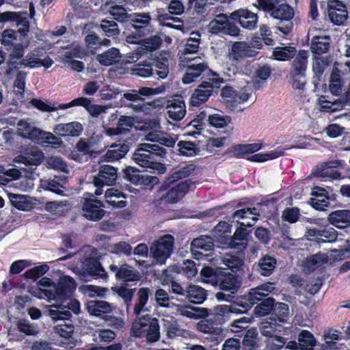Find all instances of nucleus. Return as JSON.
Returning <instances> with one entry per match:
<instances>
[{
  "mask_svg": "<svg viewBox=\"0 0 350 350\" xmlns=\"http://www.w3.org/2000/svg\"><path fill=\"white\" fill-rule=\"evenodd\" d=\"M145 139L153 144H141L133 154V160L137 165L150 169L153 172L164 173L165 167L161 159L166 156L167 150L163 146L174 147L178 139L176 136L154 129L146 134Z\"/></svg>",
  "mask_w": 350,
  "mask_h": 350,
  "instance_id": "nucleus-1",
  "label": "nucleus"
},
{
  "mask_svg": "<svg viewBox=\"0 0 350 350\" xmlns=\"http://www.w3.org/2000/svg\"><path fill=\"white\" fill-rule=\"evenodd\" d=\"M76 288L75 280L68 275L60 276L59 282L53 287V291L44 290V293L49 299L60 301L59 305H51L48 310L49 315L54 321L69 320L71 311L76 314L81 312V305L78 300L70 299Z\"/></svg>",
  "mask_w": 350,
  "mask_h": 350,
  "instance_id": "nucleus-2",
  "label": "nucleus"
},
{
  "mask_svg": "<svg viewBox=\"0 0 350 350\" xmlns=\"http://www.w3.org/2000/svg\"><path fill=\"white\" fill-rule=\"evenodd\" d=\"M151 291L148 288H140L137 292L135 304L133 308L134 314L139 319L133 323L132 327L133 335L138 338H146L148 342L152 343L157 341L160 337L159 325L158 320L150 318L148 314L139 315L142 312L146 311V305L148 301Z\"/></svg>",
  "mask_w": 350,
  "mask_h": 350,
  "instance_id": "nucleus-3",
  "label": "nucleus"
},
{
  "mask_svg": "<svg viewBox=\"0 0 350 350\" xmlns=\"http://www.w3.org/2000/svg\"><path fill=\"white\" fill-rule=\"evenodd\" d=\"M275 290V284L273 282H267L252 288L241 300L240 305L243 308L244 312L261 301L254 308L255 314L258 316H265L269 314L273 309L275 300L272 297H265L272 293Z\"/></svg>",
  "mask_w": 350,
  "mask_h": 350,
  "instance_id": "nucleus-4",
  "label": "nucleus"
},
{
  "mask_svg": "<svg viewBox=\"0 0 350 350\" xmlns=\"http://www.w3.org/2000/svg\"><path fill=\"white\" fill-rule=\"evenodd\" d=\"M77 255L81 257L80 267H77V269L95 279L107 280V273L97 258L94 256L92 248H85Z\"/></svg>",
  "mask_w": 350,
  "mask_h": 350,
  "instance_id": "nucleus-5",
  "label": "nucleus"
},
{
  "mask_svg": "<svg viewBox=\"0 0 350 350\" xmlns=\"http://www.w3.org/2000/svg\"><path fill=\"white\" fill-rule=\"evenodd\" d=\"M288 314V305L284 303H279L277 308L274 309V313L271 314L270 321H266L262 323L261 334L269 338L276 334L277 332H280L282 325L278 323L277 321L280 323H284L286 321Z\"/></svg>",
  "mask_w": 350,
  "mask_h": 350,
  "instance_id": "nucleus-6",
  "label": "nucleus"
},
{
  "mask_svg": "<svg viewBox=\"0 0 350 350\" xmlns=\"http://www.w3.org/2000/svg\"><path fill=\"white\" fill-rule=\"evenodd\" d=\"M165 86L161 85L155 88L144 87L138 90H132L124 94V98L128 100L139 101L137 104L132 105V107L137 111L148 113L149 107L151 106L150 103H145L141 96H150L161 94L164 92Z\"/></svg>",
  "mask_w": 350,
  "mask_h": 350,
  "instance_id": "nucleus-7",
  "label": "nucleus"
},
{
  "mask_svg": "<svg viewBox=\"0 0 350 350\" xmlns=\"http://www.w3.org/2000/svg\"><path fill=\"white\" fill-rule=\"evenodd\" d=\"M174 241L172 235L165 234L152 243L150 252L157 263L159 265L165 263L166 260L173 252Z\"/></svg>",
  "mask_w": 350,
  "mask_h": 350,
  "instance_id": "nucleus-8",
  "label": "nucleus"
},
{
  "mask_svg": "<svg viewBox=\"0 0 350 350\" xmlns=\"http://www.w3.org/2000/svg\"><path fill=\"white\" fill-rule=\"evenodd\" d=\"M271 17L278 20L280 26H278L279 31L284 34L289 33L293 28L292 19L294 16V10L288 4L280 3L277 4L273 10L269 13Z\"/></svg>",
  "mask_w": 350,
  "mask_h": 350,
  "instance_id": "nucleus-9",
  "label": "nucleus"
},
{
  "mask_svg": "<svg viewBox=\"0 0 350 350\" xmlns=\"http://www.w3.org/2000/svg\"><path fill=\"white\" fill-rule=\"evenodd\" d=\"M118 177L117 169L110 165H103L100 167L99 172L93 179L94 185L96 187L94 195L98 196L103 192L102 187L113 184Z\"/></svg>",
  "mask_w": 350,
  "mask_h": 350,
  "instance_id": "nucleus-10",
  "label": "nucleus"
},
{
  "mask_svg": "<svg viewBox=\"0 0 350 350\" xmlns=\"http://www.w3.org/2000/svg\"><path fill=\"white\" fill-rule=\"evenodd\" d=\"M208 31L214 34L239 35V29L230 24L226 14H220L211 21L208 25Z\"/></svg>",
  "mask_w": 350,
  "mask_h": 350,
  "instance_id": "nucleus-11",
  "label": "nucleus"
},
{
  "mask_svg": "<svg viewBox=\"0 0 350 350\" xmlns=\"http://www.w3.org/2000/svg\"><path fill=\"white\" fill-rule=\"evenodd\" d=\"M31 103L39 110L50 112L55 111L58 109L64 110L75 106H88L90 103V100L87 98L79 97L68 103L59 104L57 106H51L40 100L34 98L31 100Z\"/></svg>",
  "mask_w": 350,
  "mask_h": 350,
  "instance_id": "nucleus-12",
  "label": "nucleus"
},
{
  "mask_svg": "<svg viewBox=\"0 0 350 350\" xmlns=\"http://www.w3.org/2000/svg\"><path fill=\"white\" fill-rule=\"evenodd\" d=\"M44 153L36 146H31L25 150L21 155L17 156L14 161L23 163L26 166L36 167L44 160Z\"/></svg>",
  "mask_w": 350,
  "mask_h": 350,
  "instance_id": "nucleus-13",
  "label": "nucleus"
},
{
  "mask_svg": "<svg viewBox=\"0 0 350 350\" xmlns=\"http://www.w3.org/2000/svg\"><path fill=\"white\" fill-rule=\"evenodd\" d=\"M82 211L86 219L94 221L101 219L105 213L102 202L94 198L85 200L82 206Z\"/></svg>",
  "mask_w": 350,
  "mask_h": 350,
  "instance_id": "nucleus-14",
  "label": "nucleus"
},
{
  "mask_svg": "<svg viewBox=\"0 0 350 350\" xmlns=\"http://www.w3.org/2000/svg\"><path fill=\"white\" fill-rule=\"evenodd\" d=\"M189 62L190 64L187 66L186 72L182 78L184 84H190L196 81L208 68L207 64L199 57H195Z\"/></svg>",
  "mask_w": 350,
  "mask_h": 350,
  "instance_id": "nucleus-15",
  "label": "nucleus"
},
{
  "mask_svg": "<svg viewBox=\"0 0 350 350\" xmlns=\"http://www.w3.org/2000/svg\"><path fill=\"white\" fill-rule=\"evenodd\" d=\"M230 17L232 21L238 22L242 27L250 30L254 29L258 22L257 14L247 9L235 10L230 14Z\"/></svg>",
  "mask_w": 350,
  "mask_h": 350,
  "instance_id": "nucleus-16",
  "label": "nucleus"
},
{
  "mask_svg": "<svg viewBox=\"0 0 350 350\" xmlns=\"http://www.w3.org/2000/svg\"><path fill=\"white\" fill-rule=\"evenodd\" d=\"M328 16L332 23L341 25L347 19L348 12L342 3L337 0H331L328 3Z\"/></svg>",
  "mask_w": 350,
  "mask_h": 350,
  "instance_id": "nucleus-17",
  "label": "nucleus"
},
{
  "mask_svg": "<svg viewBox=\"0 0 350 350\" xmlns=\"http://www.w3.org/2000/svg\"><path fill=\"white\" fill-rule=\"evenodd\" d=\"M186 41L184 48L178 52L180 61L182 62H191L195 57L191 55L198 51L200 41V34L192 32Z\"/></svg>",
  "mask_w": 350,
  "mask_h": 350,
  "instance_id": "nucleus-18",
  "label": "nucleus"
},
{
  "mask_svg": "<svg viewBox=\"0 0 350 350\" xmlns=\"http://www.w3.org/2000/svg\"><path fill=\"white\" fill-rule=\"evenodd\" d=\"M176 315H181L191 319H198L208 317L211 310L206 308L192 307L188 305L172 304Z\"/></svg>",
  "mask_w": 350,
  "mask_h": 350,
  "instance_id": "nucleus-19",
  "label": "nucleus"
},
{
  "mask_svg": "<svg viewBox=\"0 0 350 350\" xmlns=\"http://www.w3.org/2000/svg\"><path fill=\"white\" fill-rule=\"evenodd\" d=\"M213 85L211 83L203 81L193 91L190 98V104L192 106H199L206 103L213 93Z\"/></svg>",
  "mask_w": 350,
  "mask_h": 350,
  "instance_id": "nucleus-20",
  "label": "nucleus"
},
{
  "mask_svg": "<svg viewBox=\"0 0 350 350\" xmlns=\"http://www.w3.org/2000/svg\"><path fill=\"white\" fill-rule=\"evenodd\" d=\"M83 131L82 124L77 121L55 125L53 132L62 137H78Z\"/></svg>",
  "mask_w": 350,
  "mask_h": 350,
  "instance_id": "nucleus-21",
  "label": "nucleus"
},
{
  "mask_svg": "<svg viewBox=\"0 0 350 350\" xmlns=\"http://www.w3.org/2000/svg\"><path fill=\"white\" fill-rule=\"evenodd\" d=\"M260 214L255 207L242 208L236 211L232 214L233 220L239 223V219H249L247 221L241 222V226L251 227L257 221Z\"/></svg>",
  "mask_w": 350,
  "mask_h": 350,
  "instance_id": "nucleus-22",
  "label": "nucleus"
},
{
  "mask_svg": "<svg viewBox=\"0 0 350 350\" xmlns=\"http://www.w3.org/2000/svg\"><path fill=\"white\" fill-rule=\"evenodd\" d=\"M306 236L314 237V239L318 243L334 242L337 237L336 231L332 227L323 229L308 228Z\"/></svg>",
  "mask_w": 350,
  "mask_h": 350,
  "instance_id": "nucleus-23",
  "label": "nucleus"
},
{
  "mask_svg": "<svg viewBox=\"0 0 350 350\" xmlns=\"http://www.w3.org/2000/svg\"><path fill=\"white\" fill-rule=\"evenodd\" d=\"M90 314L105 319L112 312L111 305L106 301H90L87 304Z\"/></svg>",
  "mask_w": 350,
  "mask_h": 350,
  "instance_id": "nucleus-24",
  "label": "nucleus"
},
{
  "mask_svg": "<svg viewBox=\"0 0 350 350\" xmlns=\"http://www.w3.org/2000/svg\"><path fill=\"white\" fill-rule=\"evenodd\" d=\"M129 146L124 142L118 141L109 147L107 152L102 156L101 159L104 161L112 162L122 158L129 151Z\"/></svg>",
  "mask_w": 350,
  "mask_h": 350,
  "instance_id": "nucleus-25",
  "label": "nucleus"
},
{
  "mask_svg": "<svg viewBox=\"0 0 350 350\" xmlns=\"http://www.w3.org/2000/svg\"><path fill=\"white\" fill-rule=\"evenodd\" d=\"M27 46V44L23 45L21 43L14 46L12 51L9 55V59L7 62L8 73L16 69L19 66H23L24 50Z\"/></svg>",
  "mask_w": 350,
  "mask_h": 350,
  "instance_id": "nucleus-26",
  "label": "nucleus"
},
{
  "mask_svg": "<svg viewBox=\"0 0 350 350\" xmlns=\"http://www.w3.org/2000/svg\"><path fill=\"white\" fill-rule=\"evenodd\" d=\"M311 206L317 210L322 211L329 204V198L327 191L321 187H315L311 193Z\"/></svg>",
  "mask_w": 350,
  "mask_h": 350,
  "instance_id": "nucleus-27",
  "label": "nucleus"
},
{
  "mask_svg": "<svg viewBox=\"0 0 350 350\" xmlns=\"http://www.w3.org/2000/svg\"><path fill=\"white\" fill-rule=\"evenodd\" d=\"M191 182L186 180L171 188L165 194V200L170 203H175L182 199L188 192Z\"/></svg>",
  "mask_w": 350,
  "mask_h": 350,
  "instance_id": "nucleus-28",
  "label": "nucleus"
},
{
  "mask_svg": "<svg viewBox=\"0 0 350 350\" xmlns=\"http://www.w3.org/2000/svg\"><path fill=\"white\" fill-rule=\"evenodd\" d=\"M214 246L212 237L202 235L194 239L191 244V250L195 255H202L203 252L211 251Z\"/></svg>",
  "mask_w": 350,
  "mask_h": 350,
  "instance_id": "nucleus-29",
  "label": "nucleus"
},
{
  "mask_svg": "<svg viewBox=\"0 0 350 350\" xmlns=\"http://www.w3.org/2000/svg\"><path fill=\"white\" fill-rule=\"evenodd\" d=\"M186 113L185 104L182 98L170 101L167 106L168 118L174 121L182 120Z\"/></svg>",
  "mask_w": 350,
  "mask_h": 350,
  "instance_id": "nucleus-30",
  "label": "nucleus"
},
{
  "mask_svg": "<svg viewBox=\"0 0 350 350\" xmlns=\"http://www.w3.org/2000/svg\"><path fill=\"white\" fill-rule=\"evenodd\" d=\"M330 224L338 228H345L350 226V211L337 210L332 212L328 216Z\"/></svg>",
  "mask_w": 350,
  "mask_h": 350,
  "instance_id": "nucleus-31",
  "label": "nucleus"
},
{
  "mask_svg": "<svg viewBox=\"0 0 350 350\" xmlns=\"http://www.w3.org/2000/svg\"><path fill=\"white\" fill-rule=\"evenodd\" d=\"M325 254L317 253L306 258L303 262V269L306 273H310L321 267L327 262Z\"/></svg>",
  "mask_w": 350,
  "mask_h": 350,
  "instance_id": "nucleus-32",
  "label": "nucleus"
},
{
  "mask_svg": "<svg viewBox=\"0 0 350 350\" xmlns=\"http://www.w3.org/2000/svg\"><path fill=\"white\" fill-rule=\"evenodd\" d=\"M105 198L107 203L118 208L126 206L125 195L120 190L114 188L107 189L105 192Z\"/></svg>",
  "mask_w": 350,
  "mask_h": 350,
  "instance_id": "nucleus-33",
  "label": "nucleus"
},
{
  "mask_svg": "<svg viewBox=\"0 0 350 350\" xmlns=\"http://www.w3.org/2000/svg\"><path fill=\"white\" fill-rule=\"evenodd\" d=\"M53 61L49 57H45L43 59H41L37 55L30 53L24 58L23 66L31 68H36L41 66L49 68L53 65Z\"/></svg>",
  "mask_w": 350,
  "mask_h": 350,
  "instance_id": "nucleus-34",
  "label": "nucleus"
},
{
  "mask_svg": "<svg viewBox=\"0 0 350 350\" xmlns=\"http://www.w3.org/2000/svg\"><path fill=\"white\" fill-rule=\"evenodd\" d=\"M129 19L131 27L141 31L142 29L150 25L152 18L149 13L135 12L129 14Z\"/></svg>",
  "mask_w": 350,
  "mask_h": 350,
  "instance_id": "nucleus-35",
  "label": "nucleus"
},
{
  "mask_svg": "<svg viewBox=\"0 0 350 350\" xmlns=\"http://www.w3.org/2000/svg\"><path fill=\"white\" fill-rule=\"evenodd\" d=\"M307 52L301 51L298 53L292 63L289 75H306L307 68Z\"/></svg>",
  "mask_w": 350,
  "mask_h": 350,
  "instance_id": "nucleus-36",
  "label": "nucleus"
},
{
  "mask_svg": "<svg viewBox=\"0 0 350 350\" xmlns=\"http://www.w3.org/2000/svg\"><path fill=\"white\" fill-rule=\"evenodd\" d=\"M329 36H314L310 44L311 51L317 55L326 53L330 46Z\"/></svg>",
  "mask_w": 350,
  "mask_h": 350,
  "instance_id": "nucleus-37",
  "label": "nucleus"
},
{
  "mask_svg": "<svg viewBox=\"0 0 350 350\" xmlns=\"http://www.w3.org/2000/svg\"><path fill=\"white\" fill-rule=\"evenodd\" d=\"M185 297L190 302L202 304L206 297V291L198 285H188Z\"/></svg>",
  "mask_w": 350,
  "mask_h": 350,
  "instance_id": "nucleus-38",
  "label": "nucleus"
},
{
  "mask_svg": "<svg viewBox=\"0 0 350 350\" xmlns=\"http://www.w3.org/2000/svg\"><path fill=\"white\" fill-rule=\"evenodd\" d=\"M241 301L237 304H233V305H226V304H221L217 305L214 307V308L212 310V314L215 317H224L226 315L231 314V313H235V314H241L244 312V310L241 309L239 308V306H241Z\"/></svg>",
  "mask_w": 350,
  "mask_h": 350,
  "instance_id": "nucleus-39",
  "label": "nucleus"
},
{
  "mask_svg": "<svg viewBox=\"0 0 350 350\" xmlns=\"http://www.w3.org/2000/svg\"><path fill=\"white\" fill-rule=\"evenodd\" d=\"M222 264L232 271H237L243 263V260L241 257L237 255L225 253L219 257Z\"/></svg>",
  "mask_w": 350,
  "mask_h": 350,
  "instance_id": "nucleus-40",
  "label": "nucleus"
},
{
  "mask_svg": "<svg viewBox=\"0 0 350 350\" xmlns=\"http://www.w3.org/2000/svg\"><path fill=\"white\" fill-rule=\"evenodd\" d=\"M120 58V53L116 48L112 47L107 51L98 55L97 60L104 66H110L119 61Z\"/></svg>",
  "mask_w": 350,
  "mask_h": 350,
  "instance_id": "nucleus-41",
  "label": "nucleus"
},
{
  "mask_svg": "<svg viewBox=\"0 0 350 350\" xmlns=\"http://www.w3.org/2000/svg\"><path fill=\"white\" fill-rule=\"evenodd\" d=\"M248 233L245 229L239 228L234 232L231 241L230 246L234 249L242 250L246 247Z\"/></svg>",
  "mask_w": 350,
  "mask_h": 350,
  "instance_id": "nucleus-42",
  "label": "nucleus"
},
{
  "mask_svg": "<svg viewBox=\"0 0 350 350\" xmlns=\"http://www.w3.org/2000/svg\"><path fill=\"white\" fill-rule=\"evenodd\" d=\"M313 334L308 330H302L298 336V345L300 350H312L316 345Z\"/></svg>",
  "mask_w": 350,
  "mask_h": 350,
  "instance_id": "nucleus-43",
  "label": "nucleus"
},
{
  "mask_svg": "<svg viewBox=\"0 0 350 350\" xmlns=\"http://www.w3.org/2000/svg\"><path fill=\"white\" fill-rule=\"evenodd\" d=\"M219 288L231 294H234L239 288V284L236 278L232 275L224 276L219 282Z\"/></svg>",
  "mask_w": 350,
  "mask_h": 350,
  "instance_id": "nucleus-44",
  "label": "nucleus"
},
{
  "mask_svg": "<svg viewBox=\"0 0 350 350\" xmlns=\"http://www.w3.org/2000/svg\"><path fill=\"white\" fill-rule=\"evenodd\" d=\"M276 265V260L274 257L265 255L262 257L258 262V266L260 267V273L264 276L270 275Z\"/></svg>",
  "mask_w": 350,
  "mask_h": 350,
  "instance_id": "nucleus-45",
  "label": "nucleus"
},
{
  "mask_svg": "<svg viewBox=\"0 0 350 350\" xmlns=\"http://www.w3.org/2000/svg\"><path fill=\"white\" fill-rule=\"evenodd\" d=\"M117 278L128 282L137 281L139 278V273L132 267L124 264L120 267Z\"/></svg>",
  "mask_w": 350,
  "mask_h": 350,
  "instance_id": "nucleus-46",
  "label": "nucleus"
},
{
  "mask_svg": "<svg viewBox=\"0 0 350 350\" xmlns=\"http://www.w3.org/2000/svg\"><path fill=\"white\" fill-rule=\"evenodd\" d=\"M296 53V49L293 46H278L274 49L272 56L278 61H287L292 59Z\"/></svg>",
  "mask_w": 350,
  "mask_h": 350,
  "instance_id": "nucleus-47",
  "label": "nucleus"
},
{
  "mask_svg": "<svg viewBox=\"0 0 350 350\" xmlns=\"http://www.w3.org/2000/svg\"><path fill=\"white\" fill-rule=\"evenodd\" d=\"M195 170L196 165L193 163L186 164L184 166L180 167L178 170H176L171 175V176L166 180L165 184L167 185L168 183L178 180V179L186 178L191 175Z\"/></svg>",
  "mask_w": 350,
  "mask_h": 350,
  "instance_id": "nucleus-48",
  "label": "nucleus"
},
{
  "mask_svg": "<svg viewBox=\"0 0 350 350\" xmlns=\"http://www.w3.org/2000/svg\"><path fill=\"white\" fill-rule=\"evenodd\" d=\"M116 332L110 329H97L92 334V340L95 342L108 343L116 337Z\"/></svg>",
  "mask_w": 350,
  "mask_h": 350,
  "instance_id": "nucleus-49",
  "label": "nucleus"
},
{
  "mask_svg": "<svg viewBox=\"0 0 350 350\" xmlns=\"http://www.w3.org/2000/svg\"><path fill=\"white\" fill-rule=\"evenodd\" d=\"M324 342L321 345V350H336V341L339 340L338 332L329 330L323 336Z\"/></svg>",
  "mask_w": 350,
  "mask_h": 350,
  "instance_id": "nucleus-50",
  "label": "nucleus"
},
{
  "mask_svg": "<svg viewBox=\"0 0 350 350\" xmlns=\"http://www.w3.org/2000/svg\"><path fill=\"white\" fill-rule=\"evenodd\" d=\"M131 73L133 75L146 78L153 75V68L150 63L139 62L132 67Z\"/></svg>",
  "mask_w": 350,
  "mask_h": 350,
  "instance_id": "nucleus-51",
  "label": "nucleus"
},
{
  "mask_svg": "<svg viewBox=\"0 0 350 350\" xmlns=\"http://www.w3.org/2000/svg\"><path fill=\"white\" fill-rule=\"evenodd\" d=\"M179 154L185 157H194L198 154L199 150L196 144L191 142L180 141L178 143Z\"/></svg>",
  "mask_w": 350,
  "mask_h": 350,
  "instance_id": "nucleus-52",
  "label": "nucleus"
},
{
  "mask_svg": "<svg viewBox=\"0 0 350 350\" xmlns=\"http://www.w3.org/2000/svg\"><path fill=\"white\" fill-rule=\"evenodd\" d=\"M79 291L90 297H104L107 288L95 285L83 284L79 287Z\"/></svg>",
  "mask_w": 350,
  "mask_h": 350,
  "instance_id": "nucleus-53",
  "label": "nucleus"
},
{
  "mask_svg": "<svg viewBox=\"0 0 350 350\" xmlns=\"http://www.w3.org/2000/svg\"><path fill=\"white\" fill-rule=\"evenodd\" d=\"M20 176L21 172L16 168L5 170L0 166V185H7L9 182L18 179Z\"/></svg>",
  "mask_w": 350,
  "mask_h": 350,
  "instance_id": "nucleus-54",
  "label": "nucleus"
},
{
  "mask_svg": "<svg viewBox=\"0 0 350 350\" xmlns=\"http://www.w3.org/2000/svg\"><path fill=\"white\" fill-rule=\"evenodd\" d=\"M247 45L245 43L241 42H234L230 53V58L233 61H238L239 59L243 58L247 55Z\"/></svg>",
  "mask_w": 350,
  "mask_h": 350,
  "instance_id": "nucleus-55",
  "label": "nucleus"
},
{
  "mask_svg": "<svg viewBox=\"0 0 350 350\" xmlns=\"http://www.w3.org/2000/svg\"><path fill=\"white\" fill-rule=\"evenodd\" d=\"M197 327L198 331L205 334L218 335L221 332V329L212 320H202L198 323Z\"/></svg>",
  "mask_w": 350,
  "mask_h": 350,
  "instance_id": "nucleus-56",
  "label": "nucleus"
},
{
  "mask_svg": "<svg viewBox=\"0 0 350 350\" xmlns=\"http://www.w3.org/2000/svg\"><path fill=\"white\" fill-rule=\"evenodd\" d=\"M283 153L284 151L282 149H276L266 153L256 154L252 156L250 160L254 162L267 161L278 158L282 156Z\"/></svg>",
  "mask_w": 350,
  "mask_h": 350,
  "instance_id": "nucleus-57",
  "label": "nucleus"
},
{
  "mask_svg": "<svg viewBox=\"0 0 350 350\" xmlns=\"http://www.w3.org/2000/svg\"><path fill=\"white\" fill-rule=\"evenodd\" d=\"M258 333L255 329L247 330L242 342L243 347L245 350H252L256 346V337Z\"/></svg>",
  "mask_w": 350,
  "mask_h": 350,
  "instance_id": "nucleus-58",
  "label": "nucleus"
},
{
  "mask_svg": "<svg viewBox=\"0 0 350 350\" xmlns=\"http://www.w3.org/2000/svg\"><path fill=\"white\" fill-rule=\"evenodd\" d=\"M109 6V12L113 18L119 22H123L129 18L126 9L122 5H108Z\"/></svg>",
  "mask_w": 350,
  "mask_h": 350,
  "instance_id": "nucleus-59",
  "label": "nucleus"
},
{
  "mask_svg": "<svg viewBox=\"0 0 350 350\" xmlns=\"http://www.w3.org/2000/svg\"><path fill=\"white\" fill-rule=\"evenodd\" d=\"M207 120L209 124L215 128H223L230 121L229 117L224 116L220 113L209 114Z\"/></svg>",
  "mask_w": 350,
  "mask_h": 350,
  "instance_id": "nucleus-60",
  "label": "nucleus"
},
{
  "mask_svg": "<svg viewBox=\"0 0 350 350\" xmlns=\"http://www.w3.org/2000/svg\"><path fill=\"white\" fill-rule=\"evenodd\" d=\"M100 28L107 36H117L120 33L118 24L111 20H103Z\"/></svg>",
  "mask_w": 350,
  "mask_h": 350,
  "instance_id": "nucleus-61",
  "label": "nucleus"
},
{
  "mask_svg": "<svg viewBox=\"0 0 350 350\" xmlns=\"http://www.w3.org/2000/svg\"><path fill=\"white\" fill-rule=\"evenodd\" d=\"M111 252L120 256H129L132 254V247L126 241H120L112 246Z\"/></svg>",
  "mask_w": 350,
  "mask_h": 350,
  "instance_id": "nucleus-62",
  "label": "nucleus"
},
{
  "mask_svg": "<svg viewBox=\"0 0 350 350\" xmlns=\"http://www.w3.org/2000/svg\"><path fill=\"white\" fill-rule=\"evenodd\" d=\"M46 163L49 167L53 170L66 173L69 172L66 163L61 157H51L47 159Z\"/></svg>",
  "mask_w": 350,
  "mask_h": 350,
  "instance_id": "nucleus-63",
  "label": "nucleus"
},
{
  "mask_svg": "<svg viewBox=\"0 0 350 350\" xmlns=\"http://www.w3.org/2000/svg\"><path fill=\"white\" fill-rule=\"evenodd\" d=\"M124 178L134 185H139L142 175L139 171L133 167H126L124 170Z\"/></svg>",
  "mask_w": 350,
  "mask_h": 350,
  "instance_id": "nucleus-64",
  "label": "nucleus"
}]
</instances>
